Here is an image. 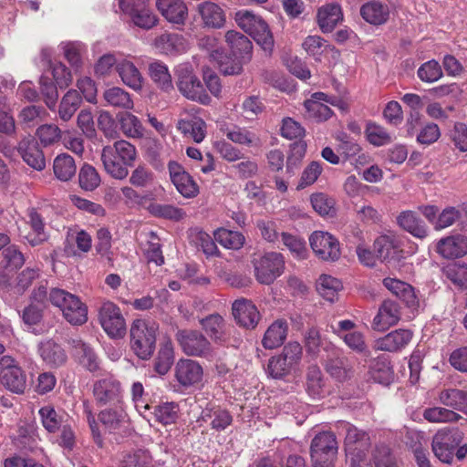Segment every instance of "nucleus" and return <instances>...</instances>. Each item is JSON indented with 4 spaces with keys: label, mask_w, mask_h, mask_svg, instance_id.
<instances>
[{
    "label": "nucleus",
    "mask_w": 467,
    "mask_h": 467,
    "mask_svg": "<svg viewBox=\"0 0 467 467\" xmlns=\"http://www.w3.org/2000/svg\"><path fill=\"white\" fill-rule=\"evenodd\" d=\"M100 158L109 175L116 180H124L129 175V167L137 159V150L130 142L119 140L113 145L103 147Z\"/></svg>",
    "instance_id": "obj_1"
},
{
    "label": "nucleus",
    "mask_w": 467,
    "mask_h": 467,
    "mask_svg": "<svg viewBox=\"0 0 467 467\" xmlns=\"http://www.w3.org/2000/svg\"><path fill=\"white\" fill-rule=\"evenodd\" d=\"M337 428L346 432L345 451L350 467H358L367 462L371 445L368 433L345 421L339 422Z\"/></svg>",
    "instance_id": "obj_2"
},
{
    "label": "nucleus",
    "mask_w": 467,
    "mask_h": 467,
    "mask_svg": "<svg viewBox=\"0 0 467 467\" xmlns=\"http://www.w3.org/2000/svg\"><path fill=\"white\" fill-rule=\"evenodd\" d=\"M49 300L58 307L64 318L73 326H81L88 320V307L80 298L64 289L53 288Z\"/></svg>",
    "instance_id": "obj_3"
},
{
    "label": "nucleus",
    "mask_w": 467,
    "mask_h": 467,
    "mask_svg": "<svg viewBox=\"0 0 467 467\" xmlns=\"http://www.w3.org/2000/svg\"><path fill=\"white\" fill-rule=\"evenodd\" d=\"M158 325L144 319H136L130 326V347L141 359H148L155 349Z\"/></svg>",
    "instance_id": "obj_4"
},
{
    "label": "nucleus",
    "mask_w": 467,
    "mask_h": 467,
    "mask_svg": "<svg viewBox=\"0 0 467 467\" xmlns=\"http://www.w3.org/2000/svg\"><path fill=\"white\" fill-rule=\"evenodd\" d=\"M237 25L254 41L270 54L274 47V38L267 24L260 17L250 11L241 10L235 14Z\"/></svg>",
    "instance_id": "obj_5"
},
{
    "label": "nucleus",
    "mask_w": 467,
    "mask_h": 467,
    "mask_svg": "<svg viewBox=\"0 0 467 467\" xmlns=\"http://www.w3.org/2000/svg\"><path fill=\"white\" fill-rule=\"evenodd\" d=\"M303 348L298 342L290 341L284 346L280 354L272 357L267 364V372L274 379H282L299 365Z\"/></svg>",
    "instance_id": "obj_6"
},
{
    "label": "nucleus",
    "mask_w": 467,
    "mask_h": 467,
    "mask_svg": "<svg viewBox=\"0 0 467 467\" xmlns=\"http://www.w3.org/2000/svg\"><path fill=\"white\" fill-rule=\"evenodd\" d=\"M177 87L182 95L188 99L202 105H208L211 102V98L206 93L201 80L188 65L178 67Z\"/></svg>",
    "instance_id": "obj_7"
},
{
    "label": "nucleus",
    "mask_w": 467,
    "mask_h": 467,
    "mask_svg": "<svg viewBox=\"0 0 467 467\" xmlns=\"http://www.w3.org/2000/svg\"><path fill=\"white\" fill-rule=\"evenodd\" d=\"M120 10L132 24L149 30L159 23L158 16L151 10L149 0H118Z\"/></svg>",
    "instance_id": "obj_8"
},
{
    "label": "nucleus",
    "mask_w": 467,
    "mask_h": 467,
    "mask_svg": "<svg viewBox=\"0 0 467 467\" xmlns=\"http://www.w3.org/2000/svg\"><path fill=\"white\" fill-rule=\"evenodd\" d=\"M99 321L111 338H122L127 331L126 321L120 308L110 301L102 303L99 309Z\"/></svg>",
    "instance_id": "obj_9"
},
{
    "label": "nucleus",
    "mask_w": 467,
    "mask_h": 467,
    "mask_svg": "<svg viewBox=\"0 0 467 467\" xmlns=\"http://www.w3.org/2000/svg\"><path fill=\"white\" fill-rule=\"evenodd\" d=\"M254 266L257 281L261 284L270 285L282 275L285 261L281 254L269 252L254 259Z\"/></svg>",
    "instance_id": "obj_10"
},
{
    "label": "nucleus",
    "mask_w": 467,
    "mask_h": 467,
    "mask_svg": "<svg viewBox=\"0 0 467 467\" xmlns=\"http://www.w3.org/2000/svg\"><path fill=\"white\" fill-rule=\"evenodd\" d=\"M337 450V441L334 433L319 432L311 442L310 452L313 463L333 465Z\"/></svg>",
    "instance_id": "obj_11"
},
{
    "label": "nucleus",
    "mask_w": 467,
    "mask_h": 467,
    "mask_svg": "<svg viewBox=\"0 0 467 467\" xmlns=\"http://www.w3.org/2000/svg\"><path fill=\"white\" fill-rule=\"evenodd\" d=\"M0 382L10 391L21 394L26 388V376L11 356L0 358Z\"/></svg>",
    "instance_id": "obj_12"
},
{
    "label": "nucleus",
    "mask_w": 467,
    "mask_h": 467,
    "mask_svg": "<svg viewBox=\"0 0 467 467\" xmlns=\"http://www.w3.org/2000/svg\"><path fill=\"white\" fill-rule=\"evenodd\" d=\"M309 244L316 256L322 261L336 262L340 258V244L328 232L315 231L309 236Z\"/></svg>",
    "instance_id": "obj_13"
},
{
    "label": "nucleus",
    "mask_w": 467,
    "mask_h": 467,
    "mask_svg": "<svg viewBox=\"0 0 467 467\" xmlns=\"http://www.w3.org/2000/svg\"><path fill=\"white\" fill-rule=\"evenodd\" d=\"M182 351L188 356L209 358L212 356L211 342L196 330H180L176 334Z\"/></svg>",
    "instance_id": "obj_14"
},
{
    "label": "nucleus",
    "mask_w": 467,
    "mask_h": 467,
    "mask_svg": "<svg viewBox=\"0 0 467 467\" xmlns=\"http://www.w3.org/2000/svg\"><path fill=\"white\" fill-rule=\"evenodd\" d=\"M333 331L351 351L359 355L369 354L364 333L357 329V324L352 320H340Z\"/></svg>",
    "instance_id": "obj_15"
},
{
    "label": "nucleus",
    "mask_w": 467,
    "mask_h": 467,
    "mask_svg": "<svg viewBox=\"0 0 467 467\" xmlns=\"http://www.w3.org/2000/svg\"><path fill=\"white\" fill-rule=\"evenodd\" d=\"M462 436L458 431H439L432 438L431 448L434 455L442 462L451 464L454 451L460 445Z\"/></svg>",
    "instance_id": "obj_16"
},
{
    "label": "nucleus",
    "mask_w": 467,
    "mask_h": 467,
    "mask_svg": "<svg viewBox=\"0 0 467 467\" xmlns=\"http://www.w3.org/2000/svg\"><path fill=\"white\" fill-rule=\"evenodd\" d=\"M93 395L98 404H123L124 390L121 383L112 376L98 379L93 384Z\"/></svg>",
    "instance_id": "obj_17"
},
{
    "label": "nucleus",
    "mask_w": 467,
    "mask_h": 467,
    "mask_svg": "<svg viewBox=\"0 0 467 467\" xmlns=\"http://www.w3.org/2000/svg\"><path fill=\"white\" fill-rule=\"evenodd\" d=\"M337 103V99L335 97H330L324 92L313 93L310 99H306L304 103L306 109L305 116L316 122L326 121L333 113L327 104L336 106Z\"/></svg>",
    "instance_id": "obj_18"
},
{
    "label": "nucleus",
    "mask_w": 467,
    "mask_h": 467,
    "mask_svg": "<svg viewBox=\"0 0 467 467\" xmlns=\"http://www.w3.org/2000/svg\"><path fill=\"white\" fill-rule=\"evenodd\" d=\"M68 344L80 366L93 374L101 370V360L93 348L79 338H72Z\"/></svg>",
    "instance_id": "obj_19"
},
{
    "label": "nucleus",
    "mask_w": 467,
    "mask_h": 467,
    "mask_svg": "<svg viewBox=\"0 0 467 467\" xmlns=\"http://www.w3.org/2000/svg\"><path fill=\"white\" fill-rule=\"evenodd\" d=\"M171 181L184 198H194L199 194V186L193 178L177 162L168 165Z\"/></svg>",
    "instance_id": "obj_20"
},
{
    "label": "nucleus",
    "mask_w": 467,
    "mask_h": 467,
    "mask_svg": "<svg viewBox=\"0 0 467 467\" xmlns=\"http://www.w3.org/2000/svg\"><path fill=\"white\" fill-rule=\"evenodd\" d=\"M203 369L195 360L179 359L174 368V377L177 382L184 388L194 386L202 379Z\"/></svg>",
    "instance_id": "obj_21"
},
{
    "label": "nucleus",
    "mask_w": 467,
    "mask_h": 467,
    "mask_svg": "<svg viewBox=\"0 0 467 467\" xmlns=\"http://www.w3.org/2000/svg\"><path fill=\"white\" fill-rule=\"evenodd\" d=\"M413 333L410 329H395L378 338L374 342V349L384 352H400L411 341Z\"/></svg>",
    "instance_id": "obj_22"
},
{
    "label": "nucleus",
    "mask_w": 467,
    "mask_h": 467,
    "mask_svg": "<svg viewBox=\"0 0 467 467\" xmlns=\"http://www.w3.org/2000/svg\"><path fill=\"white\" fill-rule=\"evenodd\" d=\"M232 312L237 324L248 329L254 328L260 320L257 307L245 298L236 299L232 305Z\"/></svg>",
    "instance_id": "obj_23"
},
{
    "label": "nucleus",
    "mask_w": 467,
    "mask_h": 467,
    "mask_svg": "<svg viewBox=\"0 0 467 467\" xmlns=\"http://www.w3.org/2000/svg\"><path fill=\"white\" fill-rule=\"evenodd\" d=\"M156 8L169 23L174 25H184L188 17V7L182 0H156Z\"/></svg>",
    "instance_id": "obj_24"
},
{
    "label": "nucleus",
    "mask_w": 467,
    "mask_h": 467,
    "mask_svg": "<svg viewBox=\"0 0 467 467\" xmlns=\"http://www.w3.org/2000/svg\"><path fill=\"white\" fill-rule=\"evenodd\" d=\"M436 252L447 259L462 257L467 254V237L455 234L441 238L437 243Z\"/></svg>",
    "instance_id": "obj_25"
},
{
    "label": "nucleus",
    "mask_w": 467,
    "mask_h": 467,
    "mask_svg": "<svg viewBox=\"0 0 467 467\" xmlns=\"http://www.w3.org/2000/svg\"><path fill=\"white\" fill-rule=\"evenodd\" d=\"M400 319V306L392 300H385L379 306L372 326L375 330L384 331L396 325Z\"/></svg>",
    "instance_id": "obj_26"
},
{
    "label": "nucleus",
    "mask_w": 467,
    "mask_h": 467,
    "mask_svg": "<svg viewBox=\"0 0 467 467\" xmlns=\"http://www.w3.org/2000/svg\"><path fill=\"white\" fill-rule=\"evenodd\" d=\"M374 251L382 261H397L401 257L400 241L394 234H383L374 242Z\"/></svg>",
    "instance_id": "obj_27"
},
{
    "label": "nucleus",
    "mask_w": 467,
    "mask_h": 467,
    "mask_svg": "<svg viewBox=\"0 0 467 467\" xmlns=\"http://www.w3.org/2000/svg\"><path fill=\"white\" fill-rule=\"evenodd\" d=\"M117 72L124 85L140 91L142 89L144 78L135 64L127 57L120 58L117 64Z\"/></svg>",
    "instance_id": "obj_28"
},
{
    "label": "nucleus",
    "mask_w": 467,
    "mask_h": 467,
    "mask_svg": "<svg viewBox=\"0 0 467 467\" xmlns=\"http://www.w3.org/2000/svg\"><path fill=\"white\" fill-rule=\"evenodd\" d=\"M343 20V13L339 5L326 4L318 8L317 22L323 33H330Z\"/></svg>",
    "instance_id": "obj_29"
},
{
    "label": "nucleus",
    "mask_w": 467,
    "mask_h": 467,
    "mask_svg": "<svg viewBox=\"0 0 467 467\" xmlns=\"http://www.w3.org/2000/svg\"><path fill=\"white\" fill-rule=\"evenodd\" d=\"M368 379L374 382L389 385L394 377V372L389 358L383 355L372 358L368 366Z\"/></svg>",
    "instance_id": "obj_30"
},
{
    "label": "nucleus",
    "mask_w": 467,
    "mask_h": 467,
    "mask_svg": "<svg viewBox=\"0 0 467 467\" xmlns=\"http://www.w3.org/2000/svg\"><path fill=\"white\" fill-rule=\"evenodd\" d=\"M18 151L24 161L36 171L46 167V161L42 150L32 138H25L18 144Z\"/></svg>",
    "instance_id": "obj_31"
},
{
    "label": "nucleus",
    "mask_w": 467,
    "mask_h": 467,
    "mask_svg": "<svg viewBox=\"0 0 467 467\" xmlns=\"http://www.w3.org/2000/svg\"><path fill=\"white\" fill-rule=\"evenodd\" d=\"M38 352L43 361L50 368H59L67 361L66 350L51 339L41 342Z\"/></svg>",
    "instance_id": "obj_32"
},
{
    "label": "nucleus",
    "mask_w": 467,
    "mask_h": 467,
    "mask_svg": "<svg viewBox=\"0 0 467 467\" xmlns=\"http://www.w3.org/2000/svg\"><path fill=\"white\" fill-rule=\"evenodd\" d=\"M202 328L215 343L224 344L227 339L226 324L219 314H211L200 320Z\"/></svg>",
    "instance_id": "obj_33"
},
{
    "label": "nucleus",
    "mask_w": 467,
    "mask_h": 467,
    "mask_svg": "<svg viewBox=\"0 0 467 467\" xmlns=\"http://www.w3.org/2000/svg\"><path fill=\"white\" fill-rule=\"evenodd\" d=\"M178 130L186 137L193 140L196 143L202 142L206 136V123L197 116H188L180 119L177 124Z\"/></svg>",
    "instance_id": "obj_34"
},
{
    "label": "nucleus",
    "mask_w": 467,
    "mask_h": 467,
    "mask_svg": "<svg viewBox=\"0 0 467 467\" xmlns=\"http://www.w3.org/2000/svg\"><path fill=\"white\" fill-rule=\"evenodd\" d=\"M225 39L236 58H241L244 62L250 60L253 46L247 36L230 30L225 34Z\"/></svg>",
    "instance_id": "obj_35"
},
{
    "label": "nucleus",
    "mask_w": 467,
    "mask_h": 467,
    "mask_svg": "<svg viewBox=\"0 0 467 467\" xmlns=\"http://www.w3.org/2000/svg\"><path fill=\"white\" fill-rule=\"evenodd\" d=\"M360 15L368 23L379 26L388 21L389 16V8L383 3L369 1L361 6Z\"/></svg>",
    "instance_id": "obj_36"
},
{
    "label": "nucleus",
    "mask_w": 467,
    "mask_h": 467,
    "mask_svg": "<svg viewBox=\"0 0 467 467\" xmlns=\"http://www.w3.org/2000/svg\"><path fill=\"white\" fill-rule=\"evenodd\" d=\"M288 325L285 320L278 319L273 322L266 329L262 344L266 349H274L283 344L286 338Z\"/></svg>",
    "instance_id": "obj_37"
},
{
    "label": "nucleus",
    "mask_w": 467,
    "mask_h": 467,
    "mask_svg": "<svg viewBox=\"0 0 467 467\" xmlns=\"http://www.w3.org/2000/svg\"><path fill=\"white\" fill-rule=\"evenodd\" d=\"M198 12L202 23L207 27L220 28L225 23L223 9L215 3L203 2L198 5Z\"/></svg>",
    "instance_id": "obj_38"
},
{
    "label": "nucleus",
    "mask_w": 467,
    "mask_h": 467,
    "mask_svg": "<svg viewBox=\"0 0 467 467\" xmlns=\"http://www.w3.org/2000/svg\"><path fill=\"white\" fill-rule=\"evenodd\" d=\"M383 285L390 293L409 306H414L417 304L414 289L408 283L397 278L387 277L383 279Z\"/></svg>",
    "instance_id": "obj_39"
},
{
    "label": "nucleus",
    "mask_w": 467,
    "mask_h": 467,
    "mask_svg": "<svg viewBox=\"0 0 467 467\" xmlns=\"http://www.w3.org/2000/svg\"><path fill=\"white\" fill-rule=\"evenodd\" d=\"M99 419L107 430L115 431L128 421V414L123 404L114 405L113 408L101 410Z\"/></svg>",
    "instance_id": "obj_40"
},
{
    "label": "nucleus",
    "mask_w": 467,
    "mask_h": 467,
    "mask_svg": "<svg viewBox=\"0 0 467 467\" xmlns=\"http://www.w3.org/2000/svg\"><path fill=\"white\" fill-rule=\"evenodd\" d=\"M27 223L32 229V232L26 236L27 242L32 246L38 245L45 242L47 240V234L45 233L44 219L36 209L32 208L28 210Z\"/></svg>",
    "instance_id": "obj_41"
},
{
    "label": "nucleus",
    "mask_w": 467,
    "mask_h": 467,
    "mask_svg": "<svg viewBox=\"0 0 467 467\" xmlns=\"http://www.w3.org/2000/svg\"><path fill=\"white\" fill-rule=\"evenodd\" d=\"M41 423L45 430L50 433L58 431L61 426L68 421V416L58 413L53 406L47 405L38 410Z\"/></svg>",
    "instance_id": "obj_42"
},
{
    "label": "nucleus",
    "mask_w": 467,
    "mask_h": 467,
    "mask_svg": "<svg viewBox=\"0 0 467 467\" xmlns=\"http://www.w3.org/2000/svg\"><path fill=\"white\" fill-rule=\"evenodd\" d=\"M399 225L418 238H424L428 234L425 223L414 212H402L397 218Z\"/></svg>",
    "instance_id": "obj_43"
},
{
    "label": "nucleus",
    "mask_w": 467,
    "mask_h": 467,
    "mask_svg": "<svg viewBox=\"0 0 467 467\" xmlns=\"http://www.w3.org/2000/svg\"><path fill=\"white\" fill-rule=\"evenodd\" d=\"M122 133L130 139H140L144 136V128L139 118L130 112H121L117 116Z\"/></svg>",
    "instance_id": "obj_44"
},
{
    "label": "nucleus",
    "mask_w": 467,
    "mask_h": 467,
    "mask_svg": "<svg viewBox=\"0 0 467 467\" xmlns=\"http://www.w3.org/2000/svg\"><path fill=\"white\" fill-rule=\"evenodd\" d=\"M53 171L57 180L68 182L76 175L77 165L70 155L62 153L55 158Z\"/></svg>",
    "instance_id": "obj_45"
},
{
    "label": "nucleus",
    "mask_w": 467,
    "mask_h": 467,
    "mask_svg": "<svg viewBox=\"0 0 467 467\" xmlns=\"http://www.w3.org/2000/svg\"><path fill=\"white\" fill-rule=\"evenodd\" d=\"M343 285L340 280L328 275H322L317 280V289L319 295L331 303L338 299Z\"/></svg>",
    "instance_id": "obj_46"
},
{
    "label": "nucleus",
    "mask_w": 467,
    "mask_h": 467,
    "mask_svg": "<svg viewBox=\"0 0 467 467\" xmlns=\"http://www.w3.org/2000/svg\"><path fill=\"white\" fill-rule=\"evenodd\" d=\"M149 75L151 80L163 91L173 90L171 76L168 67L161 61H153L149 65Z\"/></svg>",
    "instance_id": "obj_47"
},
{
    "label": "nucleus",
    "mask_w": 467,
    "mask_h": 467,
    "mask_svg": "<svg viewBox=\"0 0 467 467\" xmlns=\"http://www.w3.org/2000/svg\"><path fill=\"white\" fill-rule=\"evenodd\" d=\"M189 236L191 243L198 249L202 250L207 257L219 254L217 245L212 236L206 232L199 228L192 229Z\"/></svg>",
    "instance_id": "obj_48"
},
{
    "label": "nucleus",
    "mask_w": 467,
    "mask_h": 467,
    "mask_svg": "<svg viewBox=\"0 0 467 467\" xmlns=\"http://www.w3.org/2000/svg\"><path fill=\"white\" fill-rule=\"evenodd\" d=\"M154 47L161 53L171 55L184 49V41L178 34L164 33L154 40Z\"/></svg>",
    "instance_id": "obj_49"
},
{
    "label": "nucleus",
    "mask_w": 467,
    "mask_h": 467,
    "mask_svg": "<svg viewBox=\"0 0 467 467\" xmlns=\"http://www.w3.org/2000/svg\"><path fill=\"white\" fill-rule=\"evenodd\" d=\"M103 99L106 100L107 104L111 107L124 109H132L134 107L130 93L119 87L107 88L103 92Z\"/></svg>",
    "instance_id": "obj_50"
},
{
    "label": "nucleus",
    "mask_w": 467,
    "mask_h": 467,
    "mask_svg": "<svg viewBox=\"0 0 467 467\" xmlns=\"http://www.w3.org/2000/svg\"><path fill=\"white\" fill-rule=\"evenodd\" d=\"M358 467H398V465L387 446H378L371 451L368 461Z\"/></svg>",
    "instance_id": "obj_51"
},
{
    "label": "nucleus",
    "mask_w": 467,
    "mask_h": 467,
    "mask_svg": "<svg viewBox=\"0 0 467 467\" xmlns=\"http://www.w3.org/2000/svg\"><path fill=\"white\" fill-rule=\"evenodd\" d=\"M202 419L204 421L210 420L212 429L217 431L225 430L233 421L231 414L222 409H205L202 412Z\"/></svg>",
    "instance_id": "obj_52"
},
{
    "label": "nucleus",
    "mask_w": 467,
    "mask_h": 467,
    "mask_svg": "<svg viewBox=\"0 0 467 467\" xmlns=\"http://www.w3.org/2000/svg\"><path fill=\"white\" fill-rule=\"evenodd\" d=\"M214 239L223 247L232 250H239L244 246L245 238L236 231L219 228L214 231Z\"/></svg>",
    "instance_id": "obj_53"
},
{
    "label": "nucleus",
    "mask_w": 467,
    "mask_h": 467,
    "mask_svg": "<svg viewBox=\"0 0 467 467\" xmlns=\"http://www.w3.org/2000/svg\"><path fill=\"white\" fill-rule=\"evenodd\" d=\"M423 418L429 422L443 423L458 421L462 417L451 410L442 407H431L424 410Z\"/></svg>",
    "instance_id": "obj_54"
},
{
    "label": "nucleus",
    "mask_w": 467,
    "mask_h": 467,
    "mask_svg": "<svg viewBox=\"0 0 467 467\" xmlns=\"http://www.w3.org/2000/svg\"><path fill=\"white\" fill-rule=\"evenodd\" d=\"M174 361L173 346L170 340L164 342L158 352L154 368L160 375H165Z\"/></svg>",
    "instance_id": "obj_55"
},
{
    "label": "nucleus",
    "mask_w": 467,
    "mask_h": 467,
    "mask_svg": "<svg viewBox=\"0 0 467 467\" xmlns=\"http://www.w3.org/2000/svg\"><path fill=\"white\" fill-rule=\"evenodd\" d=\"M149 211L156 217L175 222L182 221L186 217L185 211L172 204L151 203L149 206Z\"/></svg>",
    "instance_id": "obj_56"
},
{
    "label": "nucleus",
    "mask_w": 467,
    "mask_h": 467,
    "mask_svg": "<svg viewBox=\"0 0 467 467\" xmlns=\"http://www.w3.org/2000/svg\"><path fill=\"white\" fill-rule=\"evenodd\" d=\"M327 371L338 381L349 379L354 373L352 366L347 358L331 359L327 364Z\"/></svg>",
    "instance_id": "obj_57"
},
{
    "label": "nucleus",
    "mask_w": 467,
    "mask_h": 467,
    "mask_svg": "<svg viewBox=\"0 0 467 467\" xmlns=\"http://www.w3.org/2000/svg\"><path fill=\"white\" fill-rule=\"evenodd\" d=\"M464 397L463 389L445 388L438 392L437 400L442 405L458 410V409H465V407L462 406Z\"/></svg>",
    "instance_id": "obj_58"
},
{
    "label": "nucleus",
    "mask_w": 467,
    "mask_h": 467,
    "mask_svg": "<svg viewBox=\"0 0 467 467\" xmlns=\"http://www.w3.org/2000/svg\"><path fill=\"white\" fill-rule=\"evenodd\" d=\"M81 103V98L77 90L70 89L63 97L59 106V116L67 121L72 118Z\"/></svg>",
    "instance_id": "obj_59"
},
{
    "label": "nucleus",
    "mask_w": 467,
    "mask_h": 467,
    "mask_svg": "<svg viewBox=\"0 0 467 467\" xmlns=\"http://www.w3.org/2000/svg\"><path fill=\"white\" fill-rule=\"evenodd\" d=\"M365 135L368 141L377 147L387 145L391 142V136L381 126L368 122L366 126Z\"/></svg>",
    "instance_id": "obj_60"
},
{
    "label": "nucleus",
    "mask_w": 467,
    "mask_h": 467,
    "mask_svg": "<svg viewBox=\"0 0 467 467\" xmlns=\"http://www.w3.org/2000/svg\"><path fill=\"white\" fill-rule=\"evenodd\" d=\"M322 372L317 366L308 368L306 374V390L313 398H319L324 392Z\"/></svg>",
    "instance_id": "obj_61"
},
{
    "label": "nucleus",
    "mask_w": 467,
    "mask_h": 467,
    "mask_svg": "<svg viewBox=\"0 0 467 467\" xmlns=\"http://www.w3.org/2000/svg\"><path fill=\"white\" fill-rule=\"evenodd\" d=\"M225 135L227 139L237 144L246 146H258L260 144V140L254 133L240 127L227 130Z\"/></svg>",
    "instance_id": "obj_62"
},
{
    "label": "nucleus",
    "mask_w": 467,
    "mask_h": 467,
    "mask_svg": "<svg viewBox=\"0 0 467 467\" xmlns=\"http://www.w3.org/2000/svg\"><path fill=\"white\" fill-rule=\"evenodd\" d=\"M281 240L283 244L296 258L304 259L306 257L307 249L302 238L288 233H282Z\"/></svg>",
    "instance_id": "obj_63"
},
{
    "label": "nucleus",
    "mask_w": 467,
    "mask_h": 467,
    "mask_svg": "<svg viewBox=\"0 0 467 467\" xmlns=\"http://www.w3.org/2000/svg\"><path fill=\"white\" fill-rule=\"evenodd\" d=\"M151 457L147 451L139 450L123 456L119 467H149Z\"/></svg>",
    "instance_id": "obj_64"
}]
</instances>
